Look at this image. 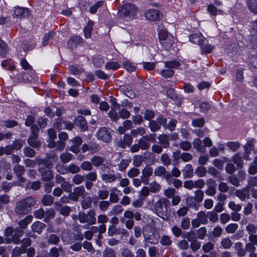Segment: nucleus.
Wrapping results in <instances>:
<instances>
[{
	"mask_svg": "<svg viewBox=\"0 0 257 257\" xmlns=\"http://www.w3.org/2000/svg\"><path fill=\"white\" fill-rule=\"evenodd\" d=\"M189 40L194 44L200 46L204 42H207V39L201 34H194L189 36Z\"/></svg>",
	"mask_w": 257,
	"mask_h": 257,
	"instance_id": "nucleus-11",
	"label": "nucleus"
},
{
	"mask_svg": "<svg viewBox=\"0 0 257 257\" xmlns=\"http://www.w3.org/2000/svg\"><path fill=\"white\" fill-rule=\"evenodd\" d=\"M158 35L160 43H162L165 39H167L169 36H172L168 34L166 30L163 27H160L159 28Z\"/></svg>",
	"mask_w": 257,
	"mask_h": 257,
	"instance_id": "nucleus-29",
	"label": "nucleus"
},
{
	"mask_svg": "<svg viewBox=\"0 0 257 257\" xmlns=\"http://www.w3.org/2000/svg\"><path fill=\"white\" fill-rule=\"evenodd\" d=\"M32 216L31 215H27L24 219L19 221V225L22 228H26L28 224L32 220Z\"/></svg>",
	"mask_w": 257,
	"mask_h": 257,
	"instance_id": "nucleus-45",
	"label": "nucleus"
},
{
	"mask_svg": "<svg viewBox=\"0 0 257 257\" xmlns=\"http://www.w3.org/2000/svg\"><path fill=\"white\" fill-rule=\"evenodd\" d=\"M145 17L150 21L156 22L161 20L163 17V13L159 10L151 9L147 10L145 13Z\"/></svg>",
	"mask_w": 257,
	"mask_h": 257,
	"instance_id": "nucleus-4",
	"label": "nucleus"
},
{
	"mask_svg": "<svg viewBox=\"0 0 257 257\" xmlns=\"http://www.w3.org/2000/svg\"><path fill=\"white\" fill-rule=\"evenodd\" d=\"M174 43V37L172 35L169 36L167 39H165L161 44L165 47V49H169Z\"/></svg>",
	"mask_w": 257,
	"mask_h": 257,
	"instance_id": "nucleus-39",
	"label": "nucleus"
},
{
	"mask_svg": "<svg viewBox=\"0 0 257 257\" xmlns=\"http://www.w3.org/2000/svg\"><path fill=\"white\" fill-rule=\"evenodd\" d=\"M72 157L73 155L71 154L64 153L60 156V159L63 163H66L69 162L72 159Z\"/></svg>",
	"mask_w": 257,
	"mask_h": 257,
	"instance_id": "nucleus-58",
	"label": "nucleus"
},
{
	"mask_svg": "<svg viewBox=\"0 0 257 257\" xmlns=\"http://www.w3.org/2000/svg\"><path fill=\"white\" fill-rule=\"evenodd\" d=\"M153 173V168L149 166H147L142 171V175L141 176V180L144 184H148L149 182V177H151Z\"/></svg>",
	"mask_w": 257,
	"mask_h": 257,
	"instance_id": "nucleus-10",
	"label": "nucleus"
},
{
	"mask_svg": "<svg viewBox=\"0 0 257 257\" xmlns=\"http://www.w3.org/2000/svg\"><path fill=\"white\" fill-rule=\"evenodd\" d=\"M93 24L92 21H89L87 25L84 28L83 32L86 38H90L91 37Z\"/></svg>",
	"mask_w": 257,
	"mask_h": 257,
	"instance_id": "nucleus-25",
	"label": "nucleus"
},
{
	"mask_svg": "<svg viewBox=\"0 0 257 257\" xmlns=\"http://www.w3.org/2000/svg\"><path fill=\"white\" fill-rule=\"evenodd\" d=\"M120 67L119 64L116 62H107L105 66V68L106 70H112L113 71L118 69Z\"/></svg>",
	"mask_w": 257,
	"mask_h": 257,
	"instance_id": "nucleus-43",
	"label": "nucleus"
},
{
	"mask_svg": "<svg viewBox=\"0 0 257 257\" xmlns=\"http://www.w3.org/2000/svg\"><path fill=\"white\" fill-rule=\"evenodd\" d=\"M109 201L112 203H116L118 202V193L120 191L116 187H112L110 189Z\"/></svg>",
	"mask_w": 257,
	"mask_h": 257,
	"instance_id": "nucleus-19",
	"label": "nucleus"
},
{
	"mask_svg": "<svg viewBox=\"0 0 257 257\" xmlns=\"http://www.w3.org/2000/svg\"><path fill=\"white\" fill-rule=\"evenodd\" d=\"M232 161L237 166L242 167L243 165V161L241 157L239 154L234 155L232 157Z\"/></svg>",
	"mask_w": 257,
	"mask_h": 257,
	"instance_id": "nucleus-46",
	"label": "nucleus"
},
{
	"mask_svg": "<svg viewBox=\"0 0 257 257\" xmlns=\"http://www.w3.org/2000/svg\"><path fill=\"white\" fill-rule=\"evenodd\" d=\"M14 15L16 17L22 19L28 17L30 13L28 9L17 7L15 9Z\"/></svg>",
	"mask_w": 257,
	"mask_h": 257,
	"instance_id": "nucleus-13",
	"label": "nucleus"
},
{
	"mask_svg": "<svg viewBox=\"0 0 257 257\" xmlns=\"http://www.w3.org/2000/svg\"><path fill=\"white\" fill-rule=\"evenodd\" d=\"M36 204V200L32 197H28L16 204L15 211L17 214L24 215L31 210V207Z\"/></svg>",
	"mask_w": 257,
	"mask_h": 257,
	"instance_id": "nucleus-1",
	"label": "nucleus"
},
{
	"mask_svg": "<svg viewBox=\"0 0 257 257\" xmlns=\"http://www.w3.org/2000/svg\"><path fill=\"white\" fill-rule=\"evenodd\" d=\"M180 62L179 61L175 60H172L164 62L165 67L169 69L177 68L180 66Z\"/></svg>",
	"mask_w": 257,
	"mask_h": 257,
	"instance_id": "nucleus-28",
	"label": "nucleus"
},
{
	"mask_svg": "<svg viewBox=\"0 0 257 257\" xmlns=\"http://www.w3.org/2000/svg\"><path fill=\"white\" fill-rule=\"evenodd\" d=\"M131 134L133 137H137L138 136L144 135L145 134V130L142 127H139L136 130H132Z\"/></svg>",
	"mask_w": 257,
	"mask_h": 257,
	"instance_id": "nucleus-49",
	"label": "nucleus"
},
{
	"mask_svg": "<svg viewBox=\"0 0 257 257\" xmlns=\"http://www.w3.org/2000/svg\"><path fill=\"white\" fill-rule=\"evenodd\" d=\"M194 199L197 203L201 202L203 199L204 193L200 190L194 192Z\"/></svg>",
	"mask_w": 257,
	"mask_h": 257,
	"instance_id": "nucleus-47",
	"label": "nucleus"
},
{
	"mask_svg": "<svg viewBox=\"0 0 257 257\" xmlns=\"http://www.w3.org/2000/svg\"><path fill=\"white\" fill-rule=\"evenodd\" d=\"M43 205L45 206H50L52 205L54 202L53 197L50 195H45L42 199Z\"/></svg>",
	"mask_w": 257,
	"mask_h": 257,
	"instance_id": "nucleus-41",
	"label": "nucleus"
},
{
	"mask_svg": "<svg viewBox=\"0 0 257 257\" xmlns=\"http://www.w3.org/2000/svg\"><path fill=\"white\" fill-rule=\"evenodd\" d=\"M246 4L251 12L257 14V0H247Z\"/></svg>",
	"mask_w": 257,
	"mask_h": 257,
	"instance_id": "nucleus-30",
	"label": "nucleus"
},
{
	"mask_svg": "<svg viewBox=\"0 0 257 257\" xmlns=\"http://www.w3.org/2000/svg\"><path fill=\"white\" fill-rule=\"evenodd\" d=\"M207 170L203 166H199L195 170V173L199 177H204L206 174Z\"/></svg>",
	"mask_w": 257,
	"mask_h": 257,
	"instance_id": "nucleus-50",
	"label": "nucleus"
},
{
	"mask_svg": "<svg viewBox=\"0 0 257 257\" xmlns=\"http://www.w3.org/2000/svg\"><path fill=\"white\" fill-rule=\"evenodd\" d=\"M133 141L131 135L128 134H125L123 136V140L120 142V146L124 148L126 146H129L131 145Z\"/></svg>",
	"mask_w": 257,
	"mask_h": 257,
	"instance_id": "nucleus-32",
	"label": "nucleus"
},
{
	"mask_svg": "<svg viewBox=\"0 0 257 257\" xmlns=\"http://www.w3.org/2000/svg\"><path fill=\"white\" fill-rule=\"evenodd\" d=\"M20 64L22 68L26 71H29V75L32 77L35 74V70L25 59H22L20 61Z\"/></svg>",
	"mask_w": 257,
	"mask_h": 257,
	"instance_id": "nucleus-20",
	"label": "nucleus"
},
{
	"mask_svg": "<svg viewBox=\"0 0 257 257\" xmlns=\"http://www.w3.org/2000/svg\"><path fill=\"white\" fill-rule=\"evenodd\" d=\"M255 140L253 139L249 140L244 146V150L246 154H250L252 150H254V146L255 144Z\"/></svg>",
	"mask_w": 257,
	"mask_h": 257,
	"instance_id": "nucleus-34",
	"label": "nucleus"
},
{
	"mask_svg": "<svg viewBox=\"0 0 257 257\" xmlns=\"http://www.w3.org/2000/svg\"><path fill=\"white\" fill-rule=\"evenodd\" d=\"M38 134H33L28 139V143L29 145L35 148H39L41 145V141L37 140Z\"/></svg>",
	"mask_w": 257,
	"mask_h": 257,
	"instance_id": "nucleus-16",
	"label": "nucleus"
},
{
	"mask_svg": "<svg viewBox=\"0 0 257 257\" xmlns=\"http://www.w3.org/2000/svg\"><path fill=\"white\" fill-rule=\"evenodd\" d=\"M200 47L202 50V53L204 54L210 53L213 48L211 45L208 43L207 40V42H204Z\"/></svg>",
	"mask_w": 257,
	"mask_h": 257,
	"instance_id": "nucleus-37",
	"label": "nucleus"
},
{
	"mask_svg": "<svg viewBox=\"0 0 257 257\" xmlns=\"http://www.w3.org/2000/svg\"><path fill=\"white\" fill-rule=\"evenodd\" d=\"M184 178H191L193 176V169L191 164H187L182 170Z\"/></svg>",
	"mask_w": 257,
	"mask_h": 257,
	"instance_id": "nucleus-21",
	"label": "nucleus"
},
{
	"mask_svg": "<svg viewBox=\"0 0 257 257\" xmlns=\"http://www.w3.org/2000/svg\"><path fill=\"white\" fill-rule=\"evenodd\" d=\"M107 168V166L104 165L101 169L100 175L102 180L106 183H111L115 181L116 177L114 174L106 173L105 170Z\"/></svg>",
	"mask_w": 257,
	"mask_h": 257,
	"instance_id": "nucleus-9",
	"label": "nucleus"
},
{
	"mask_svg": "<svg viewBox=\"0 0 257 257\" xmlns=\"http://www.w3.org/2000/svg\"><path fill=\"white\" fill-rule=\"evenodd\" d=\"M23 152L25 155L28 157H33L36 155L35 151L29 147L24 148Z\"/></svg>",
	"mask_w": 257,
	"mask_h": 257,
	"instance_id": "nucleus-61",
	"label": "nucleus"
},
{
	"mask_svg": "<svg viewBox=\"0 0 257 257\" xmlns=\"http://www.w3.org/2000/svg\"><path fill=\"white\" fill-rule=\"evenodd\" d=\"M160 74L165 78H171L172 77L174 74V71L171 69H163L162 70Z\"/></svg>",
	"mask_w": 257,
	"mask_h": 257,
	"instance_id": "nucleus-52",
	"label": "nucleus"
},
{
	"mask_svg": "<svg viewBox=\"0 0 257 257\" xmlns=\"http://www.w3.org/2000/svg\"><path fill=\"white\" fill-rule=\"evenodd\" d=\"M14 171L17 176L23 175L25 173V169L23 166L17 165L14 168Z\"/></svg>",
	"mask_w": 257,
	"mask_h": 257,
	"instance_id": "nucleus-57",
	"label": "nucleus"
},
{
	"mask_svg": "<svg viewBox=\"0 0 257 257\" xmlns=\"http://www.w3.org/2000/svg\"><path fill=\"white\" fill-rule=\"evenodd\" d=\"M143 162V157L141 155H135L133 158V165L135 167L140 166Z\"/></svg>",
	"mask_w": 257,
	"mask_h": 257,
	"instance_id": "nucleus-54",
	"label": "nucleus"
},
{
	"mask_svg": "<svg viewBox=\"0 0 257 257\" xmlns=\"http://www.w3.org/2000/svg\"><path fill=\"white\" fill-rule=\"evenodd\" d=\"M48 134L49 136V139L47 141L48 143V147L50 148H53L54 146V142L56 138V132L53 129L50 128L48 131Z\"/></svg>",
	"mask_w": 257,
	"mask_h": 257,
	"instance_id": "nucleus-22",
	"label": "nucleus"
},
{
	"mask_svg": "<svg viewBox=\"0 0 257 257\" xmlns=\"http://www.w3.org/2000/svg\"><path fill=\"white\" fill-rule=\"evenodd\" d=\"M45 224L40 221H36L33 223L31 226L32 229L34 232L40 233L45 227Z\"/></svg>",
	"mask_w": 257,
	"mask_h": 257,
	"instance_id": "nucleus-26",
	"label": "nucleus"
},
{
	"mask_svg": "<svg viewBox=\"0 0 257 257\" xmlns=\"http://www.w3.org/2000/svg\"><path fill=\"white\" fill-rule=\"evenodd\" d=\"M199 221L202 224H206L207 223V216L206 214L203 211H200L197 214V217Z\"/></svg>",
	"mask_w": 257,
	"mask_h": 257,
	"instance_id": "nucleus-59",
	"label": "nucleus"
},
{
	"mask_svg": "<svg viewBox=\"0 0 257 257\" xmlns=\"http://www.w3.org/2000/svg\"><path fill=\"white\" fill-rule=\"evenodd\" d=\"M14 230L12 227H9L5 230V236L6 243H10L13 242L15 243L18 244L20 242V240L18 236L16 235H12Z\"/></svg>",
	"mask_w": 257,
	"mask_h": 257,
	"instance_id": "nucleus-8",
	"label": "nucleus"
},
{
	"mask_svg": "<svg viewBox=\"0 0 257 257\" xmlns=\"http://www.w3.org/2000/svg\"><path fill=\"white\" fill-rule=\"evenodd\" d=\"M257 186V177H251L248 180V184L246 187L250 189L252 187Z\"/></svg>",
	"mask_w": 257,
	"mask_h": 257,
	"instance_id": "nucleus-64",
	"label": "nucleus"
},
{
	"mask_svg": "<svg viewBox=\"0 0 257 257\" xmlns=\"http://www.w3.org/2000/svg\"><path fill=\"white\" fill-rule=\"evenodd\" d=\"M55 214V210L53 209H49L46 210L45 215L44 219V221L45 222H48L49 220L53 218Z\"/></svg>",
	"mask_w": 257,
	"mask_h": 257,
	"instance_id": "nucleus-44",
	"label": "nucleus"
},
{
	"mask_svg": "<svg viewBox=\"0 0 257 257\" xmlns=\"http://www.w3.org/2000/svg\"><path fill=\"white\" fill-rule=\"evenodd\" d=\"M97 137L98 140L104 142H109L111 140L110 135L105 127H102L99 130L97 134Z\"/></svg>",
	"mask_w": 257,
	"mask_h": 257,
	"instance_id": "nucleus-12",
	"label": "nucleus"
},
{
	"mask_svg": "<svg viewBox=\"0 0 257 257\" xmlns=\"http://www.w3.org/2000/svg\"><path fill=\"white\" fill-rule=\"evenodd\" d=\"M8 52L7 44L0 38V56L4 57Z\"/></svg>",
	"mask_w": 257,
	"mask_h": 257,
	"instance_id": "nucleus-40",
	"label": "nucleus"
},
{
	"mask_svg": "<svg viewBox=\"0 0 257 257\" xmlns=\"http://www.w3.org/2000/svg\"><path fill=\"white\" fill-rule=\"evenodd\" d=\"M150 142H155L154 135H149L144 136L139 140L138 143L141 147V149L142 150H146L150 146Z\"/></svg>",
	"mask_w": 257,
	"mask_h": 257,
	"instance_id": "nucleus-7",
	"label": "nucleus"
},
{
	"mask_svg": "<svg viewBox=\"0 0 257 257\" xmlns=\"http://www.w3.org/2000/svg\"><path fill=\"white\" fill-rule=\"evenodd\" d=\"M166 173V169L163 166H159L154 170V174L156 176H163Z\"/></svg>",
	"mask_w": 257,
	"mask_h": 257,
	"instance_id": "nucleus-55",
	"label": "nucleus"
},
{
	"mask_svg": "<svg viewBox=\"0 0 257 257\" xmlns=\"http://www.w3.org/2000/svg\"><path fill=\"white\" fill-rule=\"evenodd\" d=\"M207 10L209 14L214 16L217 15H223V12L220 10H217L213 5H209L207 7Z\"/></svg>",
	"mask_w": 257,
	"mask_h": 257,
	"instance_id": "nucleus-38",
	"label": "nucleus"
},
{
	"mask_svg": "<svg viewBox=\"0 0 257 257\" xmlns=\"http://www.w3.org/2000/svg\"><path fill=\"white\" fill-rule=\"evenodd\" d=\"M158 139L159 143L163 147L166 148L169 147V138L168 136L166 135H161L159 136Z\"/></svg>",
	"mask_w": 257,
	"mask_h": 257,
	"instance_id": "nucleus-24",
	"label": "nucleus"
},
{
	"mask_svg": "<svg viewBox=\"0 0 257 257\" xmlns=\"http://www.w3.org/2000/svg\"><path fill=\"white\" fill-rule=\"evenodd\" d=\"M91 161L94 166L98 167L103 164L104 159L101 157L95 156L91 158Z\"/></svg>",
	"mask_w": 257,
	"mask_h": 257,
	"instance_id": "nucleus-42",
	"label": "nucleus"
},
{
	"mask_svg": "<svg viewBox=\"0 0 257 257\" xmlns=\"http://www.w3.org/2000/svg\"><path fill=\"white\" fill-rule=\"evenodd\" d=\"M69 69L71 73L73 75H78L83 72V69L80 67H77L76 66L72 65L70 66Z\"/></svg>",
	"mask_w": 257,
	"mask_h": 257,
	"instance_id": "nucleus-56",
	"label": "nucleus"
},
{
	"mask_svg": "<svg viewBox=\"0 0 257 257\" xmlns=\"http://www.w3.org/2000/svg\"><path fill=\"white\" fill-rule=\"evenodd\" d=\"M16 77L19 82L27 83L32 82L34 75L32 77H31L29 75V71H28V74L23 72L21 73H18Z\"/></svg>",
	"mask_w": 257,
	"mask_h": 257,
	"instance_id": "nucleus-18",
	"label": "nucleus"
},
{
	"mask_svg": "<svg viewBox=\"0 0 257 257\" xmlns=\"http://www.w3.org/2000/svg\"><path fill=\"white\" fill-rule=\"evenodd\" d=\"M120 90L124 95L130 98H134L136 96V94L134 92L131 86L129 84L120 86Z\"/></svg>",
	"mask_w": 257,
	"mask_h": 257,
	"instance_id": "nucleus-14",
	"label": "nucleus"
},
{
	"mask_svg": "<svg viewBox=\"0 0 257 257\" xmlns=\"http://www.w3.org/2000/svg\"><path fill=\"white\" fill-rule=\"evenodd\" d=\"M52 167V164H48L47 166L48 169L44 171L42 168L40 169V172L42 174V179L44 181H49L53 178V175L52 172L50 170Z\"/></svg>",
	"mask_w": 257,
	"mask_h": 257,
	"instance_id": "nucleus-15",
	"label": "nucleus"
},
{
	"mask_svg": "<svg viewBox=\"0 0 257 257\" xmlns=\"http://www.w3.org/2000/svg\"><path fill=\"white\" fill-rule=\"evenodd\" d=\"M95 212L94 210L91 209L90 210L87 214H86L87 219L88 220V223L89 224L92 225L96 223V218H95Z\"/></svg>",
	"mask_w": 257,
	"mask_h": 257,
	"instance_id": "nucleus-33",
	"label": "nucleus"
},
{
	"mask_svg": "<svg viewBox=\"0 0 257 257\" xmlns=\"http://www.w3.org/2000/svg\"><path fill=\"white\" fill-rule=\"evenodd\" d=\"M249 189L247 187L241 190H237L235 195L242 201H244L246 197H249Z\"/></svg>",
	"mask_w": 257,
	"mask_h": 257,
	"instance_id": "nucleus-23",
	"label": "nucleus"
},
{
	"mask_svg": "<svg viewBox=\"0 0 257 257\" xmlns=\"http://www.w3.org/2000/svg\"><path fill=\"white\" fill-rule=\"evenodd\" d=\"M124 68L128 72L134 71L136 68L131 62L126 61L123 63Z\"/></svg>",
	"mask_w": 257,
	"mask_h": 257,
	"instance_id": "nucleus-62",
	"label": "nucleus"
},
{
	"mask_svg": "<svg viewBox=\"0 0 257 257\" xmlns=\"http://www.w3.org/2000/svg\"><path fill=\"white\" fill-rule=\"evenodd\" d=\"M75 123L80 126L82 131H85L87 128V123L84 117L82 116H78L75 119Z\"/></svg>",
	"mask_w": 257,
	"mask_h": 257,
	"instance_id": "nucleus-27",
	"label": "nucleus"
},
{
	"mask_svg": "<svg viewBox=\"0 0 257 257\" xmlns=\"http://www.w3.org/2000/svg\"><path fill=\"white\" fill-rule=\"evenodd\" d=\"M226 146L232 151H235L238 150L240 144L237 142H229L226 144Z\"/></svg>",
	"mask_w": 257,
	"mask_h": 257,
	"instance_id": "nucleus-53",
	"label": "nucleus"
},
{
	"mask_svg": "<svg viewBox=\"0 0 257 257\" xmlns=\"http://www.w3.org/2000/svg\"><path fill=\"white\" fill-rule=\"evenodd\" d=\"M193 145L194 148L199 152L204 153L205 151V148L202 145V142L199 139H195L193 140Z\"/></svg>",
	"mask_w": 257,
	"mask_h": 257,
	"instance_id": "nucleus-31",
	"label": "nucleus"
},
{
	"mask_svg": "<svg viewBox=\"0 0 257 257\" xmlns=\"http://www.w3.org/2000/svg\"><path fill=\"white\" fill-rule=\"evenodd\" d=\"M234 247L237 252L239 256L242 257L245 254V251L243 249V244L240 242H237L234 244Z\"/></svg>",
	"mask_w": 257,
	"mask_h": 257,
	"instance_id": "nucleus-36",
	"label": "nucleus"
},
{
	"mask_svg": "<svg viewBox=\"0 0 257 257\" xmlns=\"http://www.w3.org/2000/svg\"><path fill=\"white\" fill-rule=\"evenodd\" d=\"M143 235L145 240L152 244L157 243L160 237L158 232L155 230H150V231L146 230L144 231Z\"/></svg>",
	"mask_w": 257,
	"mask_h": 257,
	"instance_id": "nucleus-5",
	"label": "nucleus"
},
{
	"mask_svg": "<svg viewBox=\"0 0 257 257\" xmlns=\"http://www.w3.org/2000/svg\"><path fill=\"white\" fill-rule=\"evenodd\" d=\"M138 12L137 7L135 5L131 3L123 5L118 10L119 16L127 20L134 19Z\"/></svg>",
	"mask_w": 257,
	"mask_h": 257,
	"instance_id": "nucleus-2",
	"label": "nucleus"
},
{
	"mask_svg": "<svg viewBox=\"0 0 257 257\" xmlns=\"http://www.w3.org/2000/svg\"><path fill=\"white\" fill-rule=\"evenodd\" d=\"M207 183L209 184L205 191V193L208 196H213L216 193L215 182L213 179H210L207 181Z\"/></svg>",
	"mask_w": 257,
	"mask_h": 257,
	"instance_id": "nucleus-17",
	"label": "nucleus"
},
{
	"mask_svg": "<svg viewBox=\"0 0 257 257\" xmlns=\"http://www.w3.org/2000/svg\"><path fill=\"white\" fill-rule=\"evenodd\" d=\"M160 243L164 246L170 245L172 243V240L170 237L167 235H163L161 236L160 239Z\"/></svg>",
	"mask_w": 257,
	"mask_h": 257,
	"instance_id": "nucleus-51",
	"label": "nucleus"
},
{
	"mask_svg": "<svg viewBox=\"0 0 257 257\" xmlns=\"http://www.w3.org/2000/svg\"><path fill=\"white\" fill-rule=\"evenodd\" d=\"M238 228V225L236 223L229 224L225 228L226 231L228 233H233Z\"/></svg>",
	"mask_w": 257,
	"mask_h": 257,
	"instance_id": "nucleus-60",
	"label": "nucleus"
},
{
	"mask_svg": "<svg viewBox=\"0 0 257 257\" xmlns=\"http://www.w3.org/2000/svg\"><path fill=\"white\" fill-rule=\"evenodd\" d=\"M160 185L156 182L153 181L150 184V191L152 193H157L161 190Z\"/></svg>",
	"mask_w": 257,
	"mask_h": 257,
	"instance_id": "nucleus-48",
	"label": "nucleus"
},
{
	"mask_svg": "<svg viewBox=\"0 0 257 257\" xmlns=\"http://www.w3.org/2000/svg\"><path fill=\"white\" fill-rule=\"evenodd\" d=\"M103 257H116L115 252L111 248H107L103 253Z\"/></svg>",
	"mask_w": 257,
	"mask_h": 257,
	"instance_id": "nucleus-63",
	"label": "nucleus"
},
{
	"mask_svg": "<svg viewBox=\"0 0 257 257\" xmlns=\"http://www.w3.org/2000/svg\"><path fill=\"white\" fill-rule=\"evenodd\" d=\"M166 201L167 199L164 198L159 199L154 204L153 209V211L164 220L168 219Z\"/></svg>",
	"mask_w": 257,
	"mask_h": 257,
	"instance_id": "nucleus-3",
	"label": "nucleus"
},
{
	"mask_svg": "<svg viewBox=\"0 0 257 257\" xmlns=\"http://www.w3.org/2000/svg\"><path fill=\"white\" fill-rule=\"evenodd\" d=\"M92 199L90 196L84 197L81 202V206L83 209H86L91 206Z\"/></svg>",
	"mask_w": 257,
	"mask_h": 257,
	"instance_id": "nucleus-35",
	"label": "nucleus"
},
{
	"mask_svg": "<svg viewBox=\"0 0 257 257\" xmlns=\"http://www.w3.org/2000/svg\"><path fill=\"white\" fill-rule=\"evenodd\" d=\"M86 195V193L83 186L75 187L73 189V191L72 192H71L69 194L70 199L74 201H77L79 196L84 198Z\"/></svg>",
	"mask_w": 257,
	"mask_h": 257,
	"instance_id": "nucleus-6",
	"label": "nucleus"
}]
</instances>
